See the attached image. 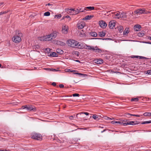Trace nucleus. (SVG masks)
<instances>
[{
    "instance_id": "obj_1",
    "label": "nucleus",
    "mask_w": 151,
    "mask_h": 151,
    "mask_svg": "<svg viewBox=\"0 0 151 151\" xmlns=\"http://www.w3.org/2000/svg\"><path fill=\"white\" fill-rule=\"evenodd\" d=\"M26 109L28 111H35L36 110V107L33 105H27L23 106L21 107L20 109Z\"/></svg>"
},
{
    "instance_id": "obj_2",
    "label": "nucleus",
    "mask_w": 151,
    "mask_h": 151,
    "mask_svg": "<svg viewBox=\"0 0 151 151\" xmlns=\"http://www.w3.org/2000/svg\"><path fill=\"white\" fill-rule=\"evenodd\" d=\"M67 44L68 46L74 47L78 44V42L75 40L70 39L68 40Z\"/></svg>"
},
{
    "instance_id": "obj_3",
    "label": "nucleus",
    "mask_w": 151,
    "mask_h": 151,
    "mask_svg": "<svg viewBox=\"0 0 151 151\" xmlns=\"http://www.w3.org/2000/svg\"><path fill=\"white\" fill-rule=\"evenodd\" d=\"M22 35V33H19L18 35H15L12 38L13 41L15 43H19L21 41V37Z\"/></svg>"
},
{
    "instance_id": "obj_4",
    "label": "nucleus",
    "mask_w": 151,
    "mask_h": 151,
    "mask_svg": "<svg viewBox=\"0 0 151 151\" xmlns=\"http://www.w3.org/2000/svg\"><path fill=\"white\" fill-rule=\"evenodd\" d=\"M31 136L32 138L35 140H41L42 139V136L39 133H32L31 135Z\"/></svg>"
},
{
    "instance_id": "obj_5",
    "label": "nucleus",
    "mask_w": 151,
    "mask_h": 151,
    "mask_svg": "<svg viewBox=\"0 0 151 151\" xmlns=\"http://www.w3.org/2000/svg\"><path fill=\"white\" fill-rule=\"evenodd\" d=\"M134 13L135 14H138L139 15L144 14H147L145 9H139L134 11Z\"/></svg>"
},
{
    "instance_id": "obj_6",
    "label": "nucleus",
    "mask_w": 151,
    "mask_h": 151,
    "mask_svg": "<svg viewBox=\"0 0 151 151\" xmlns=\"http://www.w3.org/2000/svg\"><path fill=\"white\" fill-rule=\"evenodd\" d=\"M70 12H68V14L71 15H75L79 13L78 11V9H77L76 10L74 9H70Z\"/></svg>"
},
{
    "instance_id": "obj_7",
    "label": "nucleus",
    "mask_w": 151,
    "mask_h": 151,
    "mask_svg": "<svg viewBox=\"0 0 151 151\" xmlns=\"http://www.w3.org/2000/svg\"><path fill=\"white\" fill-rule=\"evenodd\" d=\"M99 24L101 27L102 28H105L107 26V24L105 21L103 20H101L99 21Z\"/></svg>"
},
{
    "instance_id": "obj_8",
    "label": "nucleus",
    "mask_w": 151,
    "mask_h": 151,
    "mask_svg": "<svg viewBox=\"0 0 151 151\" xmlns=\"http://www.w3.org/2000/svg\"><path fill=\"white\" fill-rule=\"evenodd\" d=\"M62 32L65 34H67L68 31V26L66 25H63L62 27Z\"/></svg>"
},
{
    "instance_id": "obj_9",
    "label": "nucleus",
    "mask_w": 151,
    "mask_h": 151,
    "mask_svg": "<svg viewBox=\"0 0 151 151\" xmlns=\"http://www.w3.org/2000/svg\"><path fill=\"white\" fill-rule=\"evenodd\" d=\"M115 21L114 20L111 21L109 24V28L111 29H113L115 24Z\"/></svg>"
},
{
    "instance_id": "obj_10",
    "label": "nucleus",
    "mask_w": 151,
    "mask_h": 151,
    "mask_svg": "<svg viewBox=\"0 0 151 151\" xmlns=\"http://www.w3.org/2000/svg\"><path fill=\"white\" fill-rule=\"evenodd\" d=\"M85 24L83 22H82L81 23H78L77 24V27L79 29H81L83 28L85 26Z\"/></svg>"
},
{
    "instance_id": "obj_11",
    "label": "nucleus",
    "mask_w": 151,
    "mask_h": 151,
    "mask_svg": "<svg viewBox=\"0 0 151 151\" xmlns=\"http://www.w3.org/2000/svg\"><path fill=\"white\" fill-rule=\"evenodd\" d=\"M92 49V50L96 52L99 53H101L102 52V50L100 49L97 46L93 47Z\"/></svg>"
},
{
    "instance_id": "obj_12",
    "label": "nucleus",
    "mask_w": 151,
    "mask_h": 151,
    "mask_svg": "<svg viewBox=\"0 0 151 151\" xmlns=\"http://www.w3.org/2000/svg\"><path fill=\"white\" fill-rule=\"evenodd\" d=\"M111 13L115 14V16L113 17L114 18H117L118 19L120 18L119 16L120 15V13L119 12H111Z\"/></svg>"
},
{
    "instance_id": "obj_13",
    "label": "nucleus",
    "mask_w": 151,
    "mask_h": 151,
    "mask_svg": "<svg viewBox=\"0 0 151 151\" xmlns=\"http://www.w3.org/2000/svg\"><path fill=\"white\" fill-rule=\"evenodd\" d=\"M141 28V26L140 25L136 24L134 26V29L135 31H139Z\"/></svg>"
},
{
    "instance_id": "obj_14",
    "label": "nucleus",
    "mask_w": 151,
    "mask_h": 151,
    "mask_svg": "<svg viewBox=\"0 0 151 151\" xmlns=\"http://www.w3.org/2000/svg\"><path fill=\"white\" fill-rule=\"evenodd\" d=\"M140 122L137 121H129V123L128 124H129V125H132L138 124Z\"/></svg>"
},
{
    "instance_id": "obj_15",
    "label": "nucleus",
    "mask_w": 151,
    "mask_h": 151,
    "mask_svg": "<svg viewBox=\"0 0 151 151\" xmlns=\"http://www.w3.org/2000/svg\"><path fill=\"white\" fill-rule=\"evenodd\" d=\"M95 63L97 64H101L103 63V60L102 59H97L94 60Z\"/></svg>"
},
{
    "instance_id": "obj_16",
    "label": "nucleus",
    "mask_w": 151,
    "mask_h": 151,
    "mask_svg": "<svg viewBox=\"0 0 151 151\" xmlns=\"http://www.w3.org/2000/svg\"><path fill=\"white\" fill-rule=\"evenodd\" d=\"M52 40L50 35L46 36L45 37V41H49Z\"/></svg>"
},
{
    "instance_id": "obj_17",
    "label": "nucleus",
    "mask_w": 151,
    "mask_h": 151,
    "mask_svg": "<svg viewBox=\"0 0 151 151\" xmlns=\"http://www.w3.org/2000/svg\"><path fill=\"white\" fill-rule=\"evenodd\" d=\"M50 36H51V37L52 38V39H53L55 38L57 36V34L56 32H53V33H52L50 35Z\"/></svg>"
},
{
    "instance_id": "obj_18",
    "label": "nucleus",
    "mask_w": 151,
    "mask_h": 151,
    "mask_svg": "<svg viewBox=\"0 0 151 151\" xmlns=\"http://www.w3.org/2000/svg\"><path fill=\"white\" fill-rule=\"evenodd\" d=\"M77 47L80 49L85 48V45H83L82 43H79L77 45Z\"/></svg>"
},
{
    "instance_id": "obj_19",
    "label": "nucleus",
    "mask_w": 151,
    "mask_h": 151,
    "mask_svg": "<svg viewBox=\"0 0 151 151\" xmlns=\"http://www.w3.org/2000/svg\"><path fill=\"white\" fill-rule=\"evenodd\" d=\"M93 17V15H87L83 19V20H89Z\"/></svg>"
},
{
    "instance_id": "obj_20",
    "label": "nucleus",
    "mask_w": 151,
    "mask_h": 151,
    "mask_svg": "<svg viewBox=\"0 0 151 151\" xmlns=\"http://www.w3.org/2000/svg\"><path fill=\"white\" fill-rule=\"evenodd\" d=\"M119 17L120 18H126L127 16L125 13L123 12L122 13H120Z\"/></svg>"
},
{
    "instance_id": "obj_21",
    "label": "nucleus",
    "mask_w": 151,
    "mask_h": 151,
    "mask_svg": "<svg viewBox=\"0 0 151 151\" xmlns=\"http://www.w3.org/2000/svg\"><path fill=\"white\" fill-rule=\"evenodd\" d=\"M85 114V115H88L89 114L87 112H80V113L78 114H76V117H77V118L78 119V115H81L82 114Z\"/></svg>"
},
{
    "instance_id": "obj_22",
    "label": "nucleus",
    "mask_w": 151,
    "mask_h": 151,
    "mask_svg": "<svg viewBox=\"0 0 151 151\" xmlns=\"http://www.w3.org/2000/svg\"><path fill=\"white\" fill-rule=\"evenodd\" d=\"M85 49H88V50H93L92 48H93V46H90V45H88L86 44H85Z\"/></svg>"
},
{
    "instance_id": "obj_23",
    "label": "nucleus",
    "mask_w": 151,
    "mask_h": 151,
    "mask_svg": "<svg viewBox=\"0 0 151 151\" xmlns=\"http://www.w3.org/2000/svg\"><path fill=\"white\" fill-rule=\"evenodd\" d=\"M129 121L128 120H127L126 121H123V122H121L123 123L121 124V125H123L124 126H126L127 125H129V124H127L129 123Z\"/></svg>"
},
{
    "instance_id": "obj_24",
    "label": "nucleus",
    "mask_w": 151,
    "mask_h": 151,
    "mask_svg": "<svg viewBox=\"0 0 151 151\" xmlns=\"http://www.w3.org/2000/svg\"><path fill=\"white\" fill-rule=\"evenodd\" d=\"M90 35L92 37H95L97 36V33L94 32H92L90 33Z\"/></svg>"
},
{
    "instance_id": "obj_25",
    "label": "nucleus",
    "mask_w": 151,
    "mask_h": 151,
    "mask_svg": "<svg viewBox=\"0 0 151 151\" xmlns=\"http://www.w3.org/2000/svg\"><path fill=\"white\" fill-rule=\"evenodd\" d=\"M50 56L52 57H57L58 56V53L55 52H52L50 54Z\"/></svg>"
},
{
    "instance_id": "obj_26",
    "label": "nucleus",
    "mask_w": 151,
    "mask_h": 151,
    "mask_svg": "<svg viewBox=\"0 0 151 151\" xmlns=\"http://www.w3.org/2000/svg\"><path fill=\"white\" fill-rule=\"evenodd\" d=\"M106 33L103 31L99 32V35L100 37H104Z\"/></svg>"
},
{
    "instance_id": "obj_27",
    "label": "nucleus",
    "mask_w": 151,
    "mask_h": 151,
    "mask_svg": "<svg viewBox=\"0 0 151 151\" xmlns=\"http://www.w3.org/2000/svg\"><path fill=\"white\" fill-rule=\"evenodd\" d=\"M129 29L128 28H126L125 29L123 32L124 35H126L128 34L129 33Z\"/></svg>"
},
{
    "instance_id": "obj_28",
    "label": "nucleus",
    "mask_w": 151,
    "mask_h": 151,
    "mask_svg": "<svg viewBox=\"0 0 151 151\" xmlns=\"http://www.w3.org/2000/svg\"><path fill=\"white\" fill-rule=\"evenodd\" d=\"M86 9H88L89 10L91 11L93 10L94 9V8L93 6H88L85 7L84 9V10H86Z\"/></svg>"
},
{
    "instance_id": "obj_29",
    "label": "nucleus",
    "mask_w": 151,
    "mask_h": 151,
    "mask_svg": "<svg viewBox=\"0 0 151 151\" xmlns=\"http://www.w3.org/2000/svg\"><path fill=\"white\" fill-rule=\"evenodd\" d=\"M118 29L120 32H123L124 29L123 27L122 26H119L118 27Z\"/></svg>"
},
{
    "instance_id": "obj_30",
    "label": "nucleus",
    "mask_w": 151,
    "mask_h": 151,
    "mask_svg": "<svg viewBox=\"0 0 151 151\" xmlns=\"http://www.w3.org/2000/svg\"><path fill=\"white\" fill-rule=\"evenodd\" d=\"M144 31H142L138 33V35L139 37H143L144 35Z\"/></svg>"
},
{
    "instance_id": "obj_31",
    "label": "nucleus",
    "mask_w": 151,
    "mask_h": 151,
    "mask_svg": "<svg viewBox=\"0 0 151 151\" xmlns=\"http://www.w3.org/2000/svg\"><path fill=\"white\" fill-rule=\"evenodd\" d=\"M56 52L58 53H59L60 54H63V51L60 49H58L56 50Z\"/></svg>"
},
{
    "instance_id": "obj_32",
    "label": "nucleus",
    "mask_w": 151,
    "mask_h": 151,
    "mask_svg": "<svg viewBox=\"0 0 151 151\" xmlns=\"http://www.w3.org/2000/svg\"><path fill=\"white\" fill-rule=\"evenodd\" d=\"M127 114V115H128L127 116H127V117H129V115H130V116H135L138 117H139L140 116L139 115H138V114H129V113Z\"/></svg>"
},
{
    "instance_id": "obj_33",
    "label": "nucleus",
    "mask_w": 151,
    "mask_h": 151,
    "mask_svg": "<svg viewBox=\"0 0 151 151\" xmlns=\"http://www.w3.org/2000/svg\"><path fill=\"white\" fill-rule=\"evenodd\" d=\"M65 70L66 72H73V73H74V72H77V70H71L69 69H65Z\"/></svg>"
},
{
    "instance_id": "obj_34",
    "label": "nucleus",
    "mask_w": 151,
    "mask_h": 151,
    "mask_svg": "<svg viewBox=\"0 0 151 151\" xmlns=\"http://www.w3.org/2000/svg\"><path fill=\"white\" fill-rule=\"evenodd\" d=\"M111 123L112 124H121L123 123L122 122H121L120 121H113L111 122Z\"/></svg>"
},
{
    "instance_id": "obj_35",
    "label": "nucleus",
    "mask_w": 151,
    "mask_h": 151,
    "mask_svg": "<svg viewBox=\"0 0 151 151\" xmlns=\"http://www.w3.org/2000/svg\"><path fill=\"white\" fill-rule=\"evenodd\" d=\"M144 116H151V113L150 112H145L143 114Z\"/></svg>"
},
{
    "instance_id": "obj_36",
    "label": "nucleus",
    "mask_w": 151,
    "mask_h": 151,
    "mask_svg": "<svg viewBox=\"0 0 151 151\" xmlns=\"http://www.w3.org/2000/svg\"><path fill=\"white\" fill-rule=\"evenodd\" d=\"M131 101H132L137 102L139 101V99L138 98H133L131 99Z\"/></svg>"
},
{
    "instance_id": "obj_37",
    "label": "nucleus",
    "mask_w": 151,
    "mask_h": 151,
    "mask_svg": "<svg viewBox=\"0 0 151 151\" xmlns=\"http://www.w3.org/2000/svg\"><path fill=\"white\" fill-rule=\"evenodd\" d=\"M73 74H75L78 75L79 76H84L85 75H86L85 74H82V73H78L77 71L76 72H74V73H73Z\"/></svg>"
},
{
    "instance_id": "obj_38",
    "label": "nucleus",
    "mask_w": 151,
    "mask_h": 151,
    "mask_svg": "<svg viewBox=\"0 0 151 151\" xmlns=\"http://www.w3.org/2000/svg\"><path fill=\"white\" fill-rule=\"evenodd\" d=\"M34 49L37 50L40 48V46L38 45H36L33 47Z\"/></svg>"
},
{
    "instance_id": "obj_39",
    "label": "nucleus",
    "mask_w": 151,
    "mask_h": 151,
    "mask_svg": "<svg viewBox=\"0 0 151 151\" xmlns=\"http://www.w3.org/2000/svg\"><path fill=\"white\" fill-rule=\"evenodd\" d=\"M38 39L41 41H45V37H38Z\"/></svg>"
},
{
    "instance_id": "obj_40",
    "label": "nucleus",
    "mask_w": 151,
    "mask_h": 151,
    "mask_svg": "<svg viewBox=\"0 0 151 151\" xmlns=\"http://www.w3.org/2000/svg\"><path fill=\"white\" fill-rule=\"evenodd\" d=\"M58 44L59 45H60L62 46H64L65 45V43H64L63 42H61V41H59L58 42Z\"/></svg>"
},
{
    "instance_id": "obj_41",
    "label": "nucleus",
    "mask_w": 151,
    "mask_h": 151,
    "mask_svg": "<svg viewBox=\"0 0 151 151\" xmlns=\"http://www.w3.org/2000/svg\"><path fill=\"white\" fill-rule=\"evenodd\" d=\"M151 123V120L145 121L142 122L141 124H149Z\"/></svg>"
},
{
    "instance_id": "obj_42",
    "label": "nucleus",
    "mask_w": 151,
    "mask_h": 151,
    "mask_svg": "<svg viewBox=\"0 0 151 151\" xmlns=\"http://www.w3.org/2000/svg\"><path fill=\"white\" fill-rule=\"evenodd\" d=\"M50 15V13L49 12H47L44 13V16H48Z\"/></svg>"
},
{
    "instance_id": "obj_43",
    "label": "nucleus",
    "mask_w": 151,
    "mask_h": 151,
    "mask_svg": "<svg viewBox=\"0 0 151 151\" xmlns=\"http://www.w3.org/2000/svg\"><path fill=\"white\" fill-rule=\"evenodd\" d=\"M61 17V15L60 14H59L58 15H56L55 16V18L57 17L58 19H59Z\"/></svg>"
},
{
    "instance_id": "obj_44",
    "label": "nucleus",
    "mask_w": 151,
    "mask_h": 151,
    "mask_svg": "<svg viewBox=\"0 0 151 151\" xmlns=\"http://www.w3.org/2000/svg\"><path fill=\"white\" fill-rule=\"evenodd\" d=\"M92 117L93 119H96L98 118L97 115L96 114L93 115Z\"/></svg>"
},
{
    "instance_id": "obj_45",
    "label": "nucleus",
    "mask_w": 151,
    "mask_h": 151,
    "mask_svg": "<svg viewBox=\"0 0 151 151\" xmlns=\"http://www.w3.org/2000/svg\"><path fill=\"white\" fill-rule=\"evenodd\" d=\"M104 118L105 119H106V120H112V119L110 118H109V117H108L107 116H104Z\"/></svg>"
},
{
    "instance_id": "obj_46",
    "label": "nucleus",
    "mask_w": 151,
    "mask_h": 151,
    "mask_svg": "<svg viewBox=\"0 0 151 151\" xmlns=\"http://www.w3.org/2000/svg\"><path fill=\"white\" fill-rule=\"evenodd\" d=\"M45 50L48 53H50V51L51 49L49 48H47Z\"/></svg>"
},
{
    "instance_id": "obj_47",
    "label": "nucleus",
    "mask_w": 151,
    "mask_h": 151,
    "mask_svg": "<svg viewBox=\"0 0 151 151\" xmlns=\"http://www.w3.org/2000/svg\"><path fill=\"white\" fill-rule=\"evenodd\" d=\"M79 96V94L78 93H74L73 94V97H76V96Z\"/></svg>"
},
{
    "instance_id": "obj_48",
    "label": "nucleus",
    "mask_w": 151,
    "mask_h": 151,
    "mask_svg": "<svg viewBox=\"0 0 151 151\" xmlns=\"http://www.w3.org/2000/svg\"><path fill=\"white\" fill-rule=\"evenodd\" d=\"M78 11L79 12V13L81 12H83L84 11V10H83V9H80L79 10L78 9Z\"/></svg>"
},
{
    "instance_id": "obj_49",
    "label": "nucleus",
    "mask_w": 151,
    "mask_h": 151,
    "mask_svg": "<svg viewBox=\"0 0 151 151\" xmlns=\"http://www.w3.org/2000/svg\"><path fill=\"white\" fill-rule=\"evenodd\" d=\"M65 11L68 14V12H70V9H69L68 8H66L65 9Z\"/></svg>"
},
{
    "instance_id": "obj_50",
    "label": "nucleus",
    "mask_w": 151,
    "mask_h": 151,
    "mask_svg": "<svg viewBox=\"0 0 151 151\" xmlns=\"http://www.w3.org/2000/svg\"><path fill=\"white\" fill-rule=\"evenodd\" d=\"M139 58L141 59H144L146 58L145 57L141 56H139Z\"/></svg>"
},
{
    "instance_id": "obj_51",
    "label": "nucleus",
    "mask_w": 151,
    "mask_h": 151,
    "mask_svg": "<svg viewBox=\"0 0 151 151\" xmlns=\"http://www.w3.org/2000/svg\"><path fill=\"white\" fill-rule=\"evenodd\" d=\"M147 73L148 74H151V70H148L147 71Z\"/></svg>"
},
{
    "instance_id": "obj_52",
    "label": "nucleus",
    "mask_w": 151,
    "mask_h": 151,
    "mask_svg": "<svg viewBox=\"0 0 151 151\" xmlns=\"http://www.w3.org/2000/svg\"><path fill=\"white\" fill-rule=\"evenodd\" d=\"M139 56H133L132 57L133 58H139Z\"/></svg>"
},
{
    "instance_id": "obj_53",
    "label": "nucleus",
    "mask_w": 151,
    "mask_h": 151,
    "mask_svg": "<svg viewBox=\"0 0 151 151\" xmlns=\"http://www.w3.org/2000/svg\"><path fill=\"white\" fill-rule=\"evenodd\" d=\"M59 86L60 88H63L64 87V85L62 84H60L59 85Z\"/></svg>"
},
{
    "instance_id": "obj_54",
    "label": "nucleus",
    "mask_w": 151,
    "mask_h": 151,
    "mask_svg": "<svg viewBox=\"0 0 151 151\" xmlns=\"http://www.w3.org/2000/svg\"><path fill=\"white\" fill-rule=\"evenodd\" d=\"M52 85L53 86H56V83L55 82H53L52 83Z\"/></svg>"
},
{
    "instance_id": "obj_55",
    "label": "nucleus",
    "mask_w": 151,
    "mask_h": 151,
    "mask_svg": "<svg viewBox=\"0 0 151 151\" xmlns=\"http://www.w3.org/2000/svg\"><path fill=\"white\" fill-rule=\"evenodd\" d=\"M94 39H101V40H103L107 39H105V38H94Z\"/></svg>"
},
{
    "instance_id": "obj_56",
    "label": "nucleus",
    "mask_w": 151,
    "mask_h": 151,
    "mask_svg": "<svg viewBox=\"0 0 151 151\" xmlns=\"http://www.w3.org/2000/svg\"><path fill=\"white\" fill-rule=\"evenodd\" d=\"M65 18H69V20H70V19H71V18H70V16H68V15H67V16H65Z\"/></svg>"
},
{
    "instance_id": "obj_57",
    "label": "nucleus",
    "mask_w": 151,
    "mask_h": 151,
    "mask_svg": "<svg viewBox=\"0 0 151 151\" xmlns=\"http://www.w3.org/2000/svg\"><path fill=\"white\" fill-rule=\"evenodd\" d=\"M69 118L70 119H71V120H72L73 119V116H70V117H69Z\"/></svg>"
},
{
    "instance_id": "obj_58",
    "label": "nucleus",
    "mask_w": 151,
    "mask_h": 151,
    "mask_svg": "<svg viewBox=\"0 0 151 151\" xmlns=\"http://www.w3.org/2000/svg\"><path fill=\"white\" fill-rule=\"evenodd\" d=\"M75 54L76 55L78 56V52L77 51H75Z\"/></svg>"
},
{
    "instance_id": "obj_59",
    "label": "nucleus",
    "mask_w": 151,
    "mask_h": 151,
    "mask_svg": "<svg viewBox=\"0 0 151 151\" xmlns=\"http://www.w3.org/2000/svg\"><path fill=\"white\" fill-rule=\"evenodd\" d=\"M45 5H46V6H50L51 5V4H50V3H48L47 4H46Z\"/></svg>"
},
{
    "instance_id": "obj_60",
    "label": "nucleus",
    "mask_w": 151,
    "mask_h": 151,
    "mask_svg": "<svg viewBox=\"0 0 151 151\" xmlns=\"http://www.w3.org/2000/svg\"><path fill=\"white\" fill-rule=\"evenodd\" d=\"M75 61H76V62H79V63H80V61L79 60H76Z\"/></svg>"
},
{
    "instance_id": "obj_61",
    "label": "nucleus",
    "mask_w": 151,
    "mask_h": 151,
    "mask_svg": "<svg viewBox=\"0 0 151 151\" xmlns=\"http://www.w3.org/2000/svg\"><path fill=\"white\" fill-rule=\"evenodd\" d=\"M145 43L150 44V42H144Z\"/></svg>"
},
{
    "instance_id": "obj_62",
    "label": "nucleus",
    "mask_w": 151,
    "mask_h": 151,
    "mask_svg": "<svg viewBox=\"0 0 151 151\" xmlns=\"http://www.w3.org/2000/svg\"><path fill=\"white\" fill-rule=\"evenodd\" d=\"M106 131V129H104L103 131H101V133H103Z\"/></svg>"
},
{
    "instance_id": "obj_63",
    "label": "nucleus",
    "mask_w": 151,
    "mask_h": 151,
    "mask_svg": "<svg viewBox=\"0 0 151 151\" xmlns=\"http://www.w3.org/2000/svg\"><path fill=\"white\" fill-rule=\"evenodd\" d=\"M3 4H4V3H3V2H1V3H0V6H1Z\"/></svg>"
},
{
    "instance_id": "obj_64",
    "label": "nucleus",
    "mask_w": 151,
    "mask_h": 151,
    "mask_svg": "<svg viewBox=\"0 0 151 151\" xmlns=\"http://www.w3.org/2000/svg\"><path fill=\"white\" fill-rule=\"evenodd\" d=\"M149 39H150V40H151V37H149Z\"/></svg>"
}]
</instances>
